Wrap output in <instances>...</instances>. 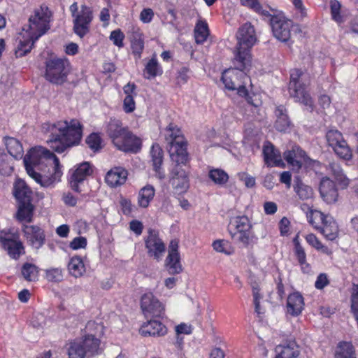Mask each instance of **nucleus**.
<instances>
[{"instance_id":"60","label":"nucleus","mask_w":358,"mask_h":358,"mask_svg":"<svg viewBox=\"0 0 358 358\" xmlns=\"http://www.w3.org/2000/svg\"><path fill=\"white\" fill-rule=\"evenodd\" d=\"M239 179L243 181L247 187H252L255 185V178L246 173H238Z\"/></svg>"},{"instance_id":"18","label":"nucleus","mask_w":358,"mask_h":358,"mask_svg":"<svg viewBox=\"0 0 358 358\" xmlns=\"http://www.w3.org/2000/svg\"><path fill=\"white\" fill-rule=\"evenodd\" d=\"M115 146L124 152L137 153L141 149L142 141L129 129Z\"/></svg>"},{"instance_id":"29","label":"nucleus","mask_w":358,"mask_h":358,"mask_svg":"<svg viewBox=\"0 0 358 358\" xmlns=\"http://www.w3.org/2000/svg\"><path fill=\"white\" fill-rule=\"evenodd\" d=\"M25 34H21L18 38V44L15 49V55L17 57H22L25 56L31 50L34 43L37 41L34 39L32 34L24 31Z\"/></svg>"},{"instance_id":"34","label":"nucleus","mask_w":358,"mask_h":358,"mask_svg":"<svg viewBox=\"0 0 358 358\" xmlns=\"http://www.w3.org/2000/svg\"><path fill=\"white\" fill-rule=\"evenodd\" d=\"M163 73V69L158 62L156 55L145 64L143 69V77L147 80L155 78Z\"/></svg>"},{"instance_id":"61","label":"nucleus","mask_w":358,"mask_h":358,"mask_svg":"<svg viewBox=\"0 0 358 358\" xmlns=\"http://www.w3.org/2000/svg\"><path fill=\"white\" fill-rule=\"evenodd\" d=\"M302 76V71L300 69H293L290 73V81L289 85H295L300 84L299 79Z\"/></svg>"},{"instance_id":"11","label":"nucleus","mask_w":358,"mask_h":358,"mask_svg":"<svg viewBox=\"0 0 358 358\" xmlns=\"http://www.w3.org/2000/svg\"><path fill=\"white\" fill-rule=\"evenodd\" d=\"M270 25L273 36L280 41L287 42L291 37V29L293 25L292 20L287 19L283 14L269 15Z\"/></svg>"},{"instance_id":"56","label":"nucleus","mask_w":358,"mask_h":358,"mask_svg":"<svg viewBox=\"0 0 358 358\" xmlns=\"http://www.w3.org/2000/svg\"><path fill=\"white\" fill-rule=\"evenodd\" d=\"M69 246L73 250L85 248L87 246V239L83 236L76 237L70 243Z\"/></svg>"},{"instance_id":"24","label":"nucleus","mask_w":358,"mask_h":358,"mask_svg":"<svg viewBox=\"0 0 358 358\" xmlns=\"http://www.w3.org/2000/svg\"><path fill=\"white\" fill-rule=\"evenodd\" d=\"M262 152L264 163L268 166H280L283 164L280 152L271 143L266 142L264 145Z\"/></svg>"},{"instance_id":"27","label":"nucleus","mask_w":358,"mask_h":358,"mask_svg":"<svg viewBox=\"0 0 358 358\" xmlns=\"http://www.w3.org/2000/svg\"><path fill=\"white\" fill-rule=\"evenodd\" d=\"M0 241L4 249L8 251V255L13 259H17L21 255L24 253L22 243L10 238V236L8 237L1 236Z\"/></svg>"},{"instance_id":"20","label":"nucleus","mask_w":358,"mask_h":358,"mask_svg":"<svg viewBox=\"0 0 358 358\" xmlns=\"http://www.w3.org/2000/svg\"><path fill=\"white\" fill-rule=\"evenodd\" d=\"M128 129V127L123 126L121 120L115 118H111L106 125V132L114 145L117 143Z\"/></svg>"},{"instance_id":"58","label":"nucleus","mask_w":358,"mask_h":358,"mask_svg":"<svg viewBox=\"0 0 358 358\" xmlns=\"http://www.w3.org/2000/svg\"><path fill=\"white\" fill-rule=\"evenodd\" d=\"M329 283L327 275L326 273H320L317 277L315 282V287L317 289H322Z\"/></svg>"},{"instance_id":"32","label":"nucleus","mask_w":358,"mask_h":358,"mask_svg":"<svg viewBox=\"0 0 358 358\" xmlns=\"http://www.w3.org/2000/svg\"><path fill=\"white\" fill-rule=\"evenodd\" d=\"M303 297L299 292L289 294L287 300V313L292 316H298L303 309Z\"/></svg>"},{"instance_id":"6","label":"nucleus","mask_w":358,"mask_h":358,"mask_svg":"<svg viewBox=\"0 0 358 358\" xmlns=\"http://www.w3.org/2000/svg\"><path fill=\"white\" fill-rule=\"evenodd\" d=\"M228 231L231 238L243 247H248L253 243L255 234L252 225L247 216L232 217L228 226Z\"/></svg>"},{"instance_id":"23","label":"nucleus","mask_w":358,"mask_h":358,"mask_svg":"<svg viewBox=\"0 0 358 358\" xmlns=\"http://www.w3.org/2000/svg\"><path fill=\"white\" fill-rule=\"evenodd\" d=\"M130 42L132 54L136 60L141 58L144 50V37L141 29L137 27H133L131 29Z\"/></svg>"},{"instance_id":"1","label":"nucleus","mask_w":358,"mask_h":358,"mask_svg":"<svg viewBox=\"0 0 358 358\" xmlns=\"http://www.w3.org/2000/svg\"><path fill=\"white\" fill-rule=\"evenodd\" d=\"M49 133L47 141L50 148L58 153H62L68 148L78 145L83 136V125L77 119L58 121L53 124H45Z\"/></svg>"},{"instance_id":"25","label":"nucleus","mask_w":358,"mask_h":358,"mask_svg":"<svg viewBox=\"0 0 358 358\" xmlns=\"http://www.w3.org/2000/svg\"><path fill=\"white\" fill-rule=\"evenodd\" d=\"M320 193L322 198L328 203L337 201L338 191L334 182L329 178H323L320 184Z\"/></svg>"},{"instance_id":"35","label":"nucleus","mask_w":358,"mask_h":358,"mask_svg":"<svg viewBox=\"0 0 358 358\" xmlns=\"http://www.w3.org/2000/svg\"><path fill=\"white\" fill-rule=\"evenodd\" d=\"M318 231H320L327 239L334 241L338 236V227L334 219L331 216H329Z\"/></svg>"},{"instance_id":"4","label":"nucleus","mask_w":358,"mask_h":358,"mask_svg":"<svg viewBox=\"0 0 358 358\" xmlns=\"http://www.w3.org/2000/svg\"><path fill=\"white\" fill-rule=\"evenodd\" d=\"M13 194L18 203L17 219L20 222H31L34 210L33 192L23 180L17 179L14 183Z\"/></svg>"},{"instance_id":"28","label":"nucleus","mask_w":358,"mask_h":358,"mask_svg":"<svg viewBox=\"0 0 358 358\" xmlns=\"http://www.w3.org/2000/svg\"><path fill=\"white\" fill-rule=\"evenodd\" d=\"M140 333L144 336H162L167 333V329L161 322L150 320L141 326Z\"/></svg>"},{"instance_id":"57","label":"nucleus","mask_w":358,"mask_h":358,"mask_svg":"<svg viewBox=\"0 0 358 358\" xmlns=\"http://www.w3.org/2000/svg\"><path fill=\"white\" fill-rule=\"evenodd\" d=\"M154 17V12L151 8H143L140 13V20L143 23H150Z\"/></svg>"},{"instance_id":"14","label":"nucleus","mask_w":358,"mask_h":358,"mask_svg":"<svg viewBox=\"0 0 358 358\" xmlns=\"http://www.w3.org/2000/svg\"><path fill=\"white\" fill-rule=\"evenodd\" d=\"M92 173V168L89 162H85L78 164L75 169L69 171L70 178L69 182L71 188L75 192H80V185Z\"/></svg>"},{"instance_id":"19","label":"nucleus","mask_w":358,"mask_h":358,"mask_svg":"<svg viewBox=\"0 0 358 358\" xmlns=\"http://www.w3.org/2000/svg\"><path fill=\"white\" fill-rule=\"evenodd\" d=\"M27 243L36 249L41 248L45 243L44 230L37 225H24L22 229Z\"/></svg>"},{"instance_id":"5","label":"nucleus","mask_w":358,"mask_h":358,"mask_svg":"<svg viewBox=\"0 0 358 358\" xmlns=\"http://www.w3.org/2000/svg\"><path fill=\"white\" fill-rule=\"evenodd\" d=\"M165 138L169 145V152L171 160L176 163H185L188 159L187 143L180 129L173 124H169L166 129Z\"/></svg>"},{"instance_id":"37","label":"nucleus","mask_w":358,"mask_h":358,"mask_svg":"<svg viewBox=\"0 0 358 358\" xmlns=\"http://www.w3.org/2000/svg\"><path fill=\"white\" fill-rule=\"evenodd\" d=\"M5 144L8 153L15 159H20L23 155V148L20 142L12 137L5 138Z\"/></svg>"},{"instance_id":"2","label":"nucleus","mask_w":358,"mask_h":358,"mask_svg":"<svg viewBox=\"0 0 358 358\" xmlns=\"http://www.w3.org/2000/svg\"><path fill=\"white\" fill-rule=\"evenodd\" d=\"M23 162L27 174L42 187L50 186L55 179L43 176L38 171H44L45 168L52 166L56 176L61 174L59 159L53 152L43 147L30 149L24 157Z\"/></svg>"},{"instance_id":"51","label":"nucleus","mask_w":358,"mask_h":358,"mask_svg":"<svg viewBox=\"0 0 358 358\" xmlns=\"http://www.w3.org/2000/svg\"><path fill=\"white\" fill-rule=\"evenodd\" d=\"M189 159L185 163L175 162L176 165L171 172V178H177L182 180L184 178L188 177L186 171L181 167V165H186Z\"/></svg>"},{"instance_id":"21","label":"nucleus","mask_w":358,"mask_h":358,"mask_svg":"<svg viewBox=\"0 0 358 358\" xmlns=\"http://www.w3.org/2000/svg\"><path fill=\"white\" fill-rule=\"evenodd\" d=\"M245 70H240L235 66L234 69L225 70L222 75L221 80L224 87L229 90H235L239 83L238 78L248 79L247 75L244 73Z\"/></svg>"},{"instance_id":"45","label":"nucleus","mask_w":358,"mask_h":358,"mask_svg":"<svg viewBox=\"0 0 358 358\" xmlns=\"http://www.w3.org/2000/svg\"><path fill=\"white\" fill-rule=\"evenodd\" d=\"M330 215H325L319 210L312 211L308 217L309 222L315 229L318 230L321 228Z\"/></svg>"},{"instance_id":"48","label":"nucleus","mask_w":358,"mask_h":358,"mask_svg":"<svg viewBox=\"0 0 358 358\" xmlns=\"http://www.w3.org/2000/svg\"><path fill=\"white\" fill-rule=\"evenodd\" d=\"M330 9L331 18L338 24L344 22L343 17L341 15V4L338 0H330Z\"/></svg>"},{"instance_id":"38","label":"nucleus","mask_w":358,"mask_h":358,"mask_svg":"<svg viewBox=\"0 0 358 358\" xmlns=\"http://www.w3.org/2000/svg\"><path fill=\"white\" fill-rule=\"evenodd\" d=\"M335 358H357L355 348L350 342H341L338 345Z\"/></svg>"},{"instance_id":"13","label":"nucleus","mask_w":358,"mask_h":358,"mask_svg":"<svg viewBox=\"0 0 358 358\" xmlns=\"http://www.w3.org/2000/svg\"><path fill=\"white\" fill-rule=\"evenodd\" d=\"M326 138L330 147L341 158L349 160L352 157V150L344 140L341 132L336 129H331L327 132Z\"/></svg>"},{"instance_id":"59","label":"nucleus","mask_w":358,"mask_h":358,"mask_svg":"<svg viewBox=\"0 0 358 358\" xmlns=\"http://www.w3.org/2000/svg\"><path fill=\"white\" fill-rule=\"evenodd\" d=\"M120 204L123 214H124L125 215L131 214V213L132 212L133 206L129 199L126 198H122L120 201Z\"/></svg>"},{"instance_id":"49","label":"nucleus","mask_w":358,"mask_h":358,"mask_svg":"<svg viewBox=\"0 0 358 358\" xmlns=\"http://www.w3.org/2000/svg\"><path fill=\"white\" fill-rule=\"evenodd\" d=\"M45 278L52 282H59L63 280V271L60 268H50L45 271Z\"/></svg>"},{"instance_id":"55","label":"nucleus","mask_w":358,"mask_h":358,"mask_svg":"<svg viewBox=\"0 0 358 358\" xmlns=\"http://www.w3.org/2000/svg\"><path fill=\"white\" fill-rule=\"evenodd\" d=\"M136 103L133 95H126L124 102L123 108L125 113H130L135 110Z\"/></svg>"},{"instance_id":"16","label":"nucleus","mask_w":358,"mask_h":358,"mask_svg":"<svg viewBox=\"0 0 358 358\" xmlns=\"http://www.w3.org/2000/svg\"><path fill=\"white\" fill-rule=\"evenodd\" d=\"M141 308L146 316L161 317L164 311V306L152 292L141 296Z\"/></svg>"},{"instance_id":"39","label":"nucleus","mask_w":358,"mask_h":358,"mask_svg":"<svg viewBox=\"0 0 358 358\" xmlns=\"http://www.w3.org/2000/svg\"><path fill=\"white\" fill-rule=\"evenodd\" d=\"M294 189L299 197L302 200H307L313 196V189L305 185L299 178L294 179Z\"/></svg>"},{"instance_id":"46","label":"nucleus","mask_w":358,"mask_h":358,"mask_svg":"<svg viewBox=\"0 0 358 358\" xmlns=\"http://www.w3.org/2000/svg\"><path fill=\"white\" fill-rule=\"evenodd\" d=\"M208 177L215 184L222 185L229 180L228 174L222 169H213L209 171Z\"/></svg>"},{"instance_id":"41","label":"nucleus","mask_w":358,"mask_h":358,"mask_svg":"<svg viewBox=\"0 0 358 358\" xmlns=\"http://www.w3.org/2000/svg\"><path fill=\"white\" fill-rule=\"evenodd\" d=\"M209 35L208 24L205 22L199 21L194 28V38L198 44L203 43Z\"/></svg>"},{"instance_id":"53","label":"nucleus","mask_w":358,"mask_h":358,"mask_svg":"<svg viewBox=\"0 0 358 358\" xmlns=\"http://www.w3.org/2000/svg\"><path fill=\"white\" fill-rule=\"evenodd\" d=\"M109 38L117 47L120 48L124 47L123 41L124 39V34L120 29H118L111 31Z\"/></svg>"},{"instance_id":"40","label":"nucleus","mask_w":358,"mask_h":358,"mask_svg":"<svg viewBox=\"0 0 358 358\" xmlns=\"http://www.w3.org/2000/svg\"><path fill=\"white\" fill-rule=\"evenodd\" d=\"M329 172L332 174L335 179L343 187H347L349 180L343 173V169L338 163H330L327 168Z\"/></svg>"},{"instance_id":"50","label":"nucleus","mask_w":358,"mask_h":358,"mask_svg":"<svg viewBox=\"0 0 358 358\" xmlns=\"http://www.w3.org/2000/svg\"><path fill=\"white\" fill-rule=\"evenodd\" d=\"M241 5L252 9L262 15H268L269 12L264 10L259 0H240Z\"/></svg>"},{"instance_id":"47","label":"nucleus","mask_w":358,"mask_h":358,"mask_svg":"<svg viewBox=\"0 0 358 358\" xmlns=\"http://www.w3.org/2000/svg\"><path fill=\"white\" fill-rule=\"evenodd\" d=\"M85 143L94 152H98L102 148V138L97 133L90 134L86 138Z\"/></svg>"},{"instance_id":"54","label":"nucleus","mask_w":358,"mask_h":358,"mask_svg":"<svg viewBox=\"0 0 358 358\" xmlns=\"http://www.w3.org/2000/svg\"><path fill=\"white\" fill-rule=\"evenodd\" d=\"M170 182L173 187L180 192H185L189 187V178L187 177L184 180L177 178H170Z\"/></svg>"},{"instance_id":"64","label":"nucleus","mask_w":358,"mask_h":358,"mask_svg":"<svg viewBox=\"0 0 358 358\" xmlns=\"http://www.w3.org/2000/svg\"><path fill=\"white\" fill-rule=\"evenodd\" d=\"M130 229L134 231L137 236L142 234L143 231V224L138 220H132L129 223Z\"/></svg>"},{"instance_id":"12","label":"nucleus","mask_w":358,"mask_h":358,"mask_svg":"<svg viewBox=\"0 0 358 358\" xmlns=\"http://www.w3.org/2000/svg\"><path fill=\"white\" fill-rule=\"evenodd\" d=\"M144 241L148 257L157 262L161 261L166 251V245L159 237V232L150 228Z\"/></svg>"},{"instance_id":"10","label":"nucleus","mask_w":358,"mask_h":358,"mask_svg":"<svg viewBox=\"0 0 358 358\" xmlns=\"http://www.w3.org/2000/svg\"><path fill=\"white\" fill-rule=\"evenodd\" d=\"M69 10L73 17V31L80 38H83L90 31V25L93 19V14L91 8L83 4L78 11V6L76 2L70 6Z\"/></svg>"},{"instance_id":"7","label":"nucleus","mask_w":358,"mask_h":358,"mask_svg":"<svg viewBox=\"0 0 358 358\" xmlns=\"http://www.w3.org/2000/svg\"><path fill=\"white\" fill-rule=\"evenodd\" d=\"M101 341L94 336L88 334L83 338L71 343L68 350L69 358H91L101 352Z\"/></svg>"},{"instance_id":"33","label":"nucleus","mask_w":358,"mask_h":358,"mask_svg":"<svg viewBox=\"0 0 358 358\" xmlns=\"http://www.w3.org/2000/svg\"><path fill=\"white\" fill-rule=\"evenodd\" d=\"M289 91L290 95L296 99V101H299L312 108V99L306 92L304 86L301 83L295 85H289Z\"/></svg>"},{"instance_id":"42","label":"nucleus","mask_w":358,"mask_h":358,"mask_svg":"<svg viewBox=\"0 0 358 358\" xmlns=\"http://www.w3.org/2000/svg\"><path fill=\"white\" fill-rule=\"evenodd\" d=\"M68 268L70 273L74 277H79L85 272V265L79 257H73L71 259Z\"/></svg>"},{"instance_id":"15","label":"nucleus","mask_w":358,"mask_h":358,"mask_svg":"<svg viewBox=\"0 0 358 358\" xmlns=\"http://www.w3.org/2000/svg\"><path fill=\"white\" fill-rule=\"evenodd\" d=\"M275 356L274 358H299L301 347L294 337L283 339L275 348Z\"/></svg>"},{"instance_id":"63","label":"nucleus","mask_w":358,"mask_h":358,"mask_svg":"<svg viewBox=\"0 0 358 358\" xmlns=\"http://www.w3.org/2000/svg\"><path fill=\"white\" fill-rule=\"evenodd\" d=\"M189 69L186 66L181 67L178 71L177 79L178 83H185L188 80Z\"/></svg>"},{"instance_id":"62","label":"nucleus","mask_w":358,"mask_h":358,"mask_svg":"<svg viewBox=\"0 0 358 358\" xmlns=\"http://www.w3.org/2000/svg\"><path fill=\"white\" fill-rule=\"evenodd\" d=\"M307 243L316 250L321 247V241L313 234H309L306 236Z\"/></svg>"},{"instance_id":"8","label":"nucleus","mask_w":358,"mask_h":358,"mask_svg":"<svg viewBox=\"0 0 358 358\" xmlns=\"http://www.w3.org/2000/svg\"><path fill=\"white\" fill-rule=\"evenodd\" d=\"M52 12L48 7L43 4L39 8L34 9L33 14L29 18L27 29L23 28L32 34L35 40H38L44 35L50 28Z\"/></svg>"},{"instance_id":"31","label":"nucleus","mask_w":358,"mask_h":358,"mask_svg":"<svg viewBox=\"0 0 358 358\" xmlns=\"http://www.w3.org/2000/svg\"><path fill=\"white\" fill-rule=\"evenodd\" d=\"M276 120L275 122V128L280 132L287 131L292 123L287 115V110L283 105L278 106L275 110Z\"/></svg>"},{"instance_id":"44","label":"nucleus","mask_w":358,"mask_h":358,"mask_svg":"<svg viewBox=\"0 0 358 358\" xmlns=\"http://www.w3.org/2000/svg\"><path fill=\"white\" fill-rule=\"evenodd\" d=\"M294 255L301 266V271L306 273H309L310 266L306 262V254L301 244H297L296 248H294Z\"/></svg>"},{"instance_id":"52","label":"nucleus","mask_w":358,"mask_h":358,"mask_svg":"<svg viewBox=\"0 0 358 358\" xmlns=\"http://www.w3.org/2000/svg\"><path fill=\"white\" fill-rule=\"evenodd\" d=\"M213 249L218 252L226 255H231V250L227 241L224 240H217L213 243Z\"/></svg>"},{"instance_id":"22","label":"nucleus","mask_w":358,"mask_h":358,"mask_svg":"<svg viewBox=\"0 0 358 358\" xmlns=\"http://www.w3.org/2000/svg\"><path fill=\"white\" fill-rule=\"evenodd\" d=\"M285 161L293 169L299 170L301 168L303 161H306V154L299 146L292 147V150L283 153Z\"/></svg>"},{"instance_id":"43","label":"nucleus","mask_w":358,"mask_h":358,"mask_svg":"<svg viewBox=\"0 0 358 358\" xmlns=\"http://www.w3.org/2000/svg\"><path fill=\"white\" fill-rule=\"evenodd\" d=\"M21 273L27 281H36L38 276V268L33 264L25 263L22 266Z\"/></svg>"},{"instance_id":"26","label":"nucleus","mask_w":358,"mask_h":358,"mask_svg":"<svg viewBox=\"0 0 358 358\" xmlns=\"http://www.w3.org/2000/svg\"><path fill=\"white\" fill-rule=\"evenodd\" d=\"M128 176L127 171L121 166L114 167L106 174V182L111 187H116L125 183Z\"/></svg>"},{"instance_id":"17","label":"nucleus","mask_w":358,"mask_h":358,"mask_svg":"<svg viewBox=\"0 0 358 358\" xmlns=\"http://www.w3.org/2000/svg\"><path fill=\"white\" fill-rule=\"evenodd\" d=\"M180 259L178 241L172 240L169 245V254L165 260V266L169 273L178 274L182 271Z\"/></svg>"},{"instance_id":"3","label":"nucleus","mask_w":358,"mask_h":358,"mask_svg":"<svg viewBox=\"0 0 358 358\" xmlns=\"http://www.w3.org/2000/svg\"><path fill=\"white\" fill-rule=\"evenodd\" d=\"M236 39L233 64L240 70H247L251 64L250 50L257 41L254 27L249 22L245 23L239 28Z\"/></svg>"},{"instance_id":"36","label":"nucleus","mask_w":358,"mask_h":358,"mask_svg":"<svg viewBox=\"0 0 358 358\" xmlns=\"http://www.w3.org/2000/svg\"><path fill=\"white\" fill-rule=\"evenodd\" d=\"M155 194V189L151 185L142 187L138 195V204L141 208H147Z\"/></svg>"},{"instance_id":"9","label":"nucleus","mask_w":358,"mask_h":358,"mask_svg":"<svg viewBox=\"0 0 358 358\" xmlns=\"http://www.w3.org/2000/svg\"><path fill=\"white\" fill-rule=\"evenodd\" d=\"M71 71V65L67 59L54 57L45 62L44 77L50 83L61 85L67 80Z\"/></svg>"},{"instance_id":"30","label":"nucleus","mask_w":358,"mask_h":358,"mask_svg":"<svg viewBox=\"0 0 358 358\" xmlns=\"http://www.w3.org/2000/svg\"><path fill=\"white\" fill-rule=\"evenodd\" d=\"M150 156L153 169L155 171L156 174L160 179L164 178L165 174L162 169L164 158V152L159 144L155 143L152 145L150 150Z\"/></svg>"}]
</instances>
